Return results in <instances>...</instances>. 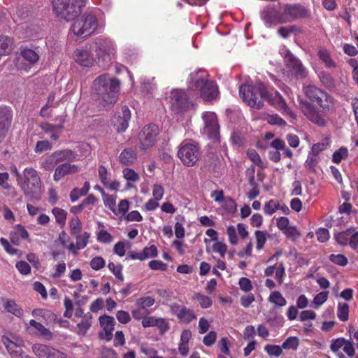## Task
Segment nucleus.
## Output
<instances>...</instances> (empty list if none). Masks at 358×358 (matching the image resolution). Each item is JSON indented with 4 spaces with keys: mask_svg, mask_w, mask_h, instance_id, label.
<instances>
[{
    "mask_svg": "<svg viewBox=\"0 0 358 358\" xmlns=\"http://www.w3.org/2000/svg\"><path fill=\"white\" fill-rule=\"evenodd\" d=\"M239 94L244 102L256 109H261L264 105L263 101L266 100L280 110L286 113L289 110L285 99L278 92L268 91L266 87L261 83L255 85H241L239 87Z\"/></svg>",
    "mask_w": 358,
    "mask_h": 358,
    "instance_id": "f257e3e1",
    "label": "nucleus"
},
{
    "mask_svg": "<svg viewBox=\"0 0 358 358\" xmlns=\"http://www.w3.org/2000/svg\"><path fill=\"white\" fill-rule=\"evenodd\" d=\"M120 87V83L116 78H112L106 74L98 76L93 82L92 89L106 106H112L117 100Z\"/></svg>",
    "mask_w": 358,
    "mask_h": 358,
    "instance_id": "f03ea898",
    "label": "nucleus"
},
{
    "mask_svg": "<svg viewBox=\"0 0 358 358\" xmlns=\"http://www.w3.org/2000/svg\"><path fill=\"white\" fill-rule=\"evenodd\" d=\"M54 11L66 21L79 16L87 0H50Z\"/></svg>",
    "mask_w": 358,
    "mask_h": 358,
    "instance_id": "7ed1b4c3",
    "label": "nucleus"
},
{
    "mask_svg": "<svg viewBox=\"0 0 358 358\" xmlns=\"http://www.w3.org/2000/svg\"><path fill=\"white\" fill-rule=\"evenodd\" d=\"M303 91L310 101L317 104L322 113H328L334 110L337 101L326 91L313 85L305 87Z\"/></svg>",
    "mask_w": 358,
    "mask_h": 358,
    "instance_id": "20e7f679",
    "label": "nucleus"
},
{
    "mask_svg": "<svg viewBox=\"0 0 358 358\" xmlns=\"http://www.w3.org/2000/svg\"><path fill=\"white\" fill-rule=\"evenodd\" d=\"M98 27V20L92 13H84L71 26L74 35L78 38H85L93 34Z\"/></svg>",
    "mask_w": 358,
    "mask_h": 358,
    "instance_id": "39448f33",
    "label": "nucleus"
},
{
    "mask_svg": "<svg viewBox=\"0 0 358 358\" xmlns=\"http://www.w3.org/2000/svg\"><path fill=\"white\" fill-rule=\"evenodd\" d=\"M18 183L26 195L37 194L41 189V179L36 170L26 168L18 178Z\"/></svg>",
    "mask_w": 358,
    "mask_h": 358,
    "instance_id": "423d86ee",
    "label": "nucleus"
},
{
    "mask_svg": "<svg viewBox=\"0 0 358 358\" xmlns=\"http://www.w3.org/2000/svg\"><path fill=\"white\" fill-rule=\"evenodd\" d=\"M189 87L192 90H199L201 97L210 101L216 98L218 94V88L215 83L204 79L203 78H192Z\"/></svg>",
    "mask_w": 358,
    "mask_h": 358,
    "instance_id": "0eeeda50",
    "label": "nucleus"
},
{
    "mask_svg": "<svg viewBox=\"0 0 358 358\" xmlns=\"http://www.w3.org/2000/svg\"><path fill=\"white\" fill-rule=\"evenodd\" d=\"M169 99L171 110L177 114L185 113L193 106L188 94L182 90H173Z\"/></svg>",
    "mask_w": 358,
    "mask_h": 358,
    "instance_id": "6e6552de",
    "label": "nucleus"
},
{
    "mask_svg": "<svg viewBox=\"0 0 358 358\" xmlns=\"http://www.w3.org/2000/svg\"><path fill=\"white\" fill-rule=\"evenodd\" d=\"M203 127L201 132L206 136L213 142H219L220 139V126L217 115L213 112H205L203 113Z\"/></svg>",
    "mask_w": 358,
    "mask_h": 358,
    "instance_id": "1a4fd4ad",
    "label": "nucleus"
},
{
    "mask_svg": "<svg viewBox=\"0 0 358 358\" xmlns=\"http://www.w3.org/2000/svg\"><path fill=\"white\" fill-rule=\"evenodd\" d=\"M201 156L199 148L193 143H182L178 151V157L186 166H193Z\"/></svg>",
    "mask_w": 358,
    "mask_h": 358,
    "instance_id": "9d476101",
    "label": "nucleus"
},
{
    "mask_svg": "<svg viewBox=\"0 0 358 358\" xmlns=\"http://www.w3.org/2000/svg\"><path fill=\"white\" fill-rule=\"evenodd\" d=\"M285 24L310 17L308 8L301 3H286L282 7Z\"/></svg>",
    "mask_w": 358,
    "mask_h": 358,
    "instance_id": "9b49d317",
    "label": "nucleus"
},
{
    "mask_svg": "<svg viewBox=\"0 0 358 358\" xmlns=\"http://www.w3.org/2000/svg\"><path fill=\"white\" fill-rule=\"evenodd\" d=\"M159 134V128L157 125L150 124L145 126L138 134L141 150L147 151L151 149L156 143Z\"/></svg>",
    "mask_w": 358,
    "mask_h": 358,
    "instance_id": "f8f14e48",
    "label": "nucleus"
},
{
    "mask_svg": "<svg viewBox=\"0 0 358 358\" xmlns=\"http://www.w3.org/2000/svg\"><path fill=\"white\" fill-rule=\"evenodd\" d=\"M299 107L303 114L313 123L319 127L326 126V120L320 113L318 108L313 103L306 100H301Z\"/></svg>",
    "mask_w": 358,
    "mask_h": 358,
    "instance_id": "ddd939ff",
    "label": "nucleus"
},
{
    "mask_svg": "<svg viewBox=\"0 0 358 358\" xmlns=\"http://www.w3.org/2000/svg\"><path fill=\"white\" fill-rule=\"evenodd\" d=\"M20 57H17L15 59L16 69L20 71L28 72L31 64L36 63L39 57L38 54L31 49H24L20 52Z\"/></svg>",
    "mask_w": 358,
    "mask_h": 358,
    "instance_id": "4468645a",
    "label": "nucleus"
},
{
    "mask_svg": "<svg viewBox=\"0 0 358 358\" xmlns=\"http://www.w3.org/2000/svg\"><path fill=\"white\" fill-rule=\"evenodd\" d=\"M261 17L267 27L285 24L282 10L280 11L274 6H267L261 12Z\"/></svg>",
    "mask_w": 358,
    "mask_h": 358,
    "instance_id": "2eb2a0df",
    "label": "nucleus"
},
{
    "mask_svg": "<svg viewBox=\"0 0 358 358\" xmlns=\"http://www.w3.org/2000/svg\"><path fill=\"white\" fill-rule=\"evenodd\" d=\"M95 52L98 57H102L106 62L110 60V55L113 54V44L106 38H97L94 42Z\"/></svg>",
    "mask_w": 358,
    "mask_h": 358,
    "instance_id": "dca6fc26",
    "label": "nucleus"
},
{
    "mask_svg": "<svg viewBox=\"0 0 358 358\" xmlns=\"http://www.w3.org/2000/svg\"><path fill=\"white\" fill-rule=\"evenodd\" d=\"M13 120V111L10 107H0V143L8 134Z\"/></svg>",
    "mask_w": 358,
    "mask_h": 358,
    "instance_id": "f3484780",
    "label": "nucleus"
},
{
    "mask_svg": "<svg viewBox=\"0 0 358 358\" xmlns=\"http://www.w3.org/2000/svg\"><path fill=\"white\" fill-rule=\"evenodd\" d=\"M285 62L286 66L291 69L296 76L301 78L306 76V69L302 65L301 61L294 57L289 50H286Z\"/></svg>",
    "mask_w": 358,
    "mask_h": 358,
    "instance_id": "a211bd4d",
    "label": "nucleus"
},
{
    "mask_svg": "<svg viewBox=\"0 0 358 358\" xmlns=\"http://www.w3.org/2000/svg\"><path fill=\"white\" fill-rule=\"evenodd\" d=\"M172 310L182 323L189 324L196 319L194 311L185 306L176 304L172 307Z\"/></svg>",
    "mask_w": 358,
    "mask_h": 358,
    "instance_id": "6ab92c4d",
    "label": "nucleus"
},
{
    "mask_svg": "<svg viewBox=\"0 0 358 358\" xmlns=\"http://www.w3.org/2000/svg\"><path fill=\"white\" fill-rule=\"evenodd\" d=\"M2 343L6 347L8 353L10 355L12 358H23V341L22 340L18 341L17 343H15L13 341H11L9 338L3 336Z\"/></svg>",
    "mask_w": 358,
    "mask_h": 358,
    "instance_id": "aec40b11",
    "label": "nucleus"
},
{
    "mask_svg": "<svg viewBox=\"0 0 358 358\" xmlns=\"http://www.w3.org/2000/svg\"><path fill=\"white\" fill-rule=\"evenodd\" d=\"M158 255L157 248L155 245L143 248V251H132L129 253V258L143 261L149 258L156 257Z\"/></svg>",
    "mask_w": 358,
    "mask_h": 358,
    "instance_id": "412c9836",
    "label": "nucleus"
},
{
    "mask_svg": "<svg viewBox=\"0 0 358 358\" xmlns=\"http://www.w3.org/2000/svg\"><path fill=\"white\" fill-rule=\"evenodd\" d=\"M73 57L76 62L83 66L90 67L94 62L93 56L86 50L76 49L73 52Z\"/></svg>",
    "mask_w": 358,
    "mask_h": 358,
    "instance_id": "4be33fe9",
    "label": "nucleus"
},
{
    "mask_svg": "<svg viewBox=\"0 0 358 358\" xmlns=\"http://www.w3.org/2000/svg\"><path fill=\"white\" fill-rule=\"evenodd\" d=\"M79 171V168L76 164H71L70 163H64L61 165H59L54 173V180L55 181H59L63 177L66 175L74 174Z\"/></svg>",
    "mask_w": 358,
    "mask_h": 358,
    "instance_id": "5701e85b",
    "label": "nucleus"
},
{
    "mask_svg": "<svg viewBox=\"0 0 358 358\" xmlns=\"http://www.w3.org/2000/svg\"><path fill=\"white\" fill-rule=\"evenodd\" d=\"M131 119V112L127 106L122 107V115H119L115 127L118 132H124L129 126Z\"/></svg>",
    "mask_w": 358,
    "mask_h": 358,
    "instance_id": "b1692460",
    "label": "nucleus"
},
{
    "mask_svg": "<svg viewBox=\"0 0 358 358\" xmlns=\"http://www.w3.org/2000/svg\"><path fill=\"white\" fill-rule=\"evenodd\" d=\"M137 159V152L132 148L124 149L119 156L120 162L125 166L133 165Z\"/></svg>",
    "mask_w": 358,
    "mask_h": 358,
    "instance_id": "393cba45",
    "label": "nucleus"
},
{
    "mask_svg": "<svg viewBox=\"0 0 358 358\" xmlns=\"http://www.w3.org/2000/svg\"><path fill=\"white\" fill-rule=\"evenodd\" d=\"M71 154V151L68 150L56 151L52 154L48 159H46V164H48L52 166H54L57 163L68 159L70 157Z\"/></svg>",
    "mask_w": 358,
    "mask_h": 358,
    "instance_id": "a878e982",
    "label": "nucleus"
},
{
    "mask_svg": "<svg viewBox=\"0 0 358 358\" xmlns=\"http://www.w3.org/2000/svg\"><path fill=\"white\" fill-rule=\"evenodd\" d=\"M92 315L90 313H87L84 315V320L77 324L78 331L77 334L81 336L86 334L87 331L92 326Z\"/></svg>",
    "mask_w": 358,
    "mask_h": 358,
    "instance_id": "bb28decb",
    "label": "nucleus"
},
{
    "mask_svg": "<svg viewBox=\"0 0 358 358\" xmlns=\"http://www.w3.org/2000/svg\"><path fill=\"white\" fill-rule=\"evenodd\" d=\"M155 299L150 296H143L137 299L136 301V307L143 309L144 312L149 313L148 308L154 305Z\"/></svg>",
    "mask_w": 358,
    "mask_h": 358,
    "instance_id": "cd10ccee",
    "label": "nucleus"
},
{
    "mask_svg": "<svg viewBox=\"0 0 358 358\" xmlns=\"http://www.w3.org/2000/svg\"><path fill=\"white\" fill-rule=\"evenodd\" d=\"M76 248L73 251V254L76 255L78 251L85 248L88 243L89 238L90 237V234L88 232H84L83 234H76Z\"/></svg>",
    "mask_w": 358,
    "mask_h": 358,
    "instance_id": "c85d7f7f",
    "label": "nucleus"
},
{
    "mask_svg": "<svg viewBox=\"0 0 358 358\" xmlns=\"http://www.w3.org/2000/svg\"><path fill=\"white\" fill-rule=\"evenodd\" d=\"M271 146L277 150H284V155L286 157L292 159L293 157L292 151L285 148V142L279 138H275L271 143Z\"/></svg>",
    "mask_w": 358,
    "mask_h": 358,
    "instance_id": "c756f323",
    "label": "nucleus"
},
{
    "mask_svg": "<svg viewBox=\"0 0 358 358\" xmlns=\"http://www.w3.org/2000/svg\"><path fill=\"white\" fill-rule=\"evenodd\" d=\"M101 327L103 331H113L115 324V320L113 317L103 315L99 318Z\"/></svg>",
    "mask_w": 358,
    "mask_h": 358,
    "instance_id": "7c9ffc66",
    "label": "nucleus"
},
{
    "mask_svg": "<svg viewBox=\"0 0 358 358\" xmlns=\"http://www.w3.org/2000/svg\"><path fill=\"white\" fill-rule=\"evenodd\" d=\"M351 229H348L345 231H343L334 234V238L336 242L342 245L346 246L350 244Z\"/></svg>",
    "mask_w": 358,
    "mask_h": 358,
    "instance_id": "2f4dec72",
    "label": "nucleus"
},
{
    "mask_svg": "<svg viewBox=\"0 0 358 358\" xmlns=\"http://www.w3.org/2000/svg\"><path fill=\"white\" fill-rule=\"evenodd\" d=\"M268 236L267 231L257 230L255 231V237L256 239V249L261 250L264 248Z\"/></svg>",
    "mask_w": 358,
    "mask_h": 358,
    "instance_id": "473e14b6",
    "label": "nucleus"
},
{
    "mask_svg": "<svg viewBox=\"0 0 358 358\" xmlns=\"http://www.w3.org/2000/svg\"><path fill=\"white\" fill-rule=\"evenodd\" d=\"M320 59L325 64L327 68L336 67V63L331 59L330 53L325 49H320L318 51Z\"/></svg>",
    "mask_w": 358,
    "mask_h": 358,
    "instance_id": "72a5a7b5",
    "label": "nucleus"
},
{
    "mask_svg": "<svg viewBox=\"0 0 358 358\" xmlns=\"http://www.w3.org/2000/svg\"><path fill=\"white\" fill-rule=\"evenodd\" d=\"M268 301L280 307L285 306L287 304L286 299L279 291L273 292L268 297Z\"/></svg>",
    "mask_w": 358,
    "mask_h": 358,
    "instance_id": "f704fd0d",
    "label": "nucleus"
},
{
    "mask_svg": "<svg viewBox=\"0 0 358 358\" xmlns=\"http://www.w3.org/2000/svg\"><path fill=\"white\" fill-rule=\"evenodd\" d=\"M329 144L330 139L326 137L323 138L321 142L313 144L310 152L314 154V155L318 156L319 153L326 150Z\"/></svg>",
    "mask_w": 358,
    "mask_h": 358,
    "instance_id": "c9c22d12",
    "label": "nucleus"
},
{
    "mask_svg": "<svg viewBox=\"0 0 358 358\" xmlns=\"http://www.w3.org/2000/svg\"><path fill=\"white\" fill-rule=\"evenodd\" d=\"M4 307L8 312L13 313L17 317H21L23 315L22 309L12 300L7 301Z\"/></svg>",
    "mask_w": 358,
    "mask_h": 358,
    "instance_id": "e433bc0d",
    "label": "nucleus"
},
{
    "mask_svg": "<svg viewBox=\"0 0 358 358\" xmlns=\"http://www.w3.org/2000/svg\"><path fill=\"white\" fill-rule=\"evenodd\" d=\"M193 299L197 300L203 308H208L213 304V301L210 297L203 295L199 292L194 293Z\"/></svg>",
    "mask_w": 358,
    "mask_h": 358,
    "instance_id": "4c0bfd02",
    "label": "nucleus"
},
{
    "mask_svg": "<svg viewBox=\"0 0 358 358\" xmlns=\"http://www.w3.org/2000/svg\"><path fill=\"white\" fill-rule=\"evenodd\" d=\"M337 316L341 321L345 322L349 317V306L345 303H339L338 305Z\"/></svg>",
    "mask_w": 358,
    "mask_h": 358,
    "instance_id": "58836bf2",
    "label": "nucleus"
},
{
    "mask_svg": "<svg viewBox=\"0 0 358 358\" xmlns=\"http://www.w3.org/2000/svg\"><path fill=\"white\" fill-rule=\"evenodd\" d=\"M348 157V150L345 147L340 148L336 150L332 155V162L336 164H339L343 159Z\"/></svg>",
    "mask_w": 358,
    "mask_h": 358,
    "instance_id": "ea45409f",
    "label": "nucleus"
},
{
    "mask_svg": "<svg viewBox=\"0 0 358 358\" xmlns=\"http://www.w3.org/2000/svg\"><path fill=\"white\" fill-rule=\"evenodd\" d=\"M108 269L115 276L117 279H118L120 281L124 280V276L122 275V268L123 266L120 264H115L113 262H109L108 264Z\"/></svg>",
    "mask_w": 358,
    "mask_h": 358,
    "instance_id": "a19ab883",
    "label": "nucleus"
},
{
    "mask_svg": "<svg viewBox=\"0 0 358 358\" xmlns=\"http://www.w3.org/2000/svg\"><path fill=\"white\" fill-rule=\"evenodd\" d=\"M319 78L322 85L327 88H333L335 87V81L331 74L327 72H321Z\"/></svg>",
    "mask_w": 358,
    "mask_h": 358,
    "instance_id": "79ce46f5",
    "label": "nucleus"
},
{
    "mask_svg": "<svg viewBox=\"0 0 358 358\" xmlns=\"http://www.w3.org/2000/svg\"><path fill=\"white\" fill-rule=\"evenodd\" d=\"M56 222L61 226H64L66 223L67 213L59 208H54L52 210Z\"/></svg>",
    "mask_w": 358,
    "mask_h": 358,
    "instance_id": "37998d69",
    "label": "nucleus"
},
{
    "mask_svg": "<svg viewBox=\"0 0 358 358\" xmlns=\"http://www.w3.org/2000/svg\"><path fill=\"white\" fill-rule=\"evenodd\" d=\"M28 330L29 332L33 334L45 335V327L41 323L38 322L34 320H31L29 321Z\"/></svg>",
    "mask_w": 358,
    "mask_h": 358,
    "instance_id": "c03bdc74",
    "label": "nucleus"
},
{
    "mask_svg": "<svg viewBox=\"0 0 358 358\" xmlns=\"http://www.w3.org/2000/svg\"><path fill=\"white\" fill-rule=\"evenodd\" d=\"M123 177L128 182H136L140 180L139 175L132 169L125 168L122 171Z\"/></svg>",
    "mask_w": 358,
    "mask_h": 358,
    "instance_id": "a18cd8bd",
    "label": "nucleus"
},
{
    "mask_svg": "<svg viewBox=\"0 0 358 358\" xmlns=\"http://www.w3.org/2000/svg\"><path fill=\"white\" fill-rule=\"evenodd\" d=\"M103 199V202L106 207H108L113 213L117 214L116 213V196L106 194Z\"/></svg>",
    "mask_w": 358,
    "mask_h": 358,
    "instance_id": "49530a36",
    "label": "nucleus"
},
{
    "mask_svg": "<svg viewBox=\"0 0 358 358\" xmlns=\"http://www.w3.org/2000/svg\"><path fill=\"white\" fill-rule=\"evenodd\" d=\"M279 208V202L274 199H271L266 202L264 206V213L266 215L273 214Z\"/></svg>",
    "mask_w": 358,
    "mask_h": 358,
    "instance_id": "de8ad7c7",
    "label": "nucleus"
},
{
    "mask_svg": "<svg viewBox=\"0 0 358 358\" xmlns=\"http://www.w3.org/2000/svg\"><path fill=\"white\" fill-rule=\"evenodd\" d=\"M329 259L334 264L341 266H345L348 263V258L342 254H331L329 255Z\"/></svg>",
    "mask_w": 358,
    "mask_h": 358,
    "instance_id": "09e8293b",
    "label": "nucleus"
},
{
    "mask_svg": "<svg viewBox=\"0 0 358 358\" xmlns=\"http://www.w3.org/2000/svg\"><path fill=\"white\" fill-rule=\"evenodd\" d=\"M222 206L229 213H234L236 210V201L231 197H227L221 203Z\"/></svg>",
    "mask_w": 358,
    "mask_h": 358,
    "instance_id": "8fccbe9b",
    "label": "nucleus"
},
{
    "mask_svg": "<svg viewBox=\"0 0 358 358\" xmlns=\"http://www.w3.org/2000/svg\"><path fill=\"white\" fill-rule=\"evenodd\" d=\"M46 318L50 321H53L55 324H57L61 327L67 328L69 325V322L66 320L58 319L57 315L52 312H46Z\"/></svg>",
    "mask_w": 358,
    "mask_h": 358,
    "instance_id": "3c124183",
    "label": "nucleus"
},
{
    "mask_svg": "<svg viewBox=\"0 0 358 358\" xmlns=\"http://www.w3.org/2000/svg\"><path fill=\"white\" fill-rule=\"evenodd\" d=\"M282 348L275 345H266L264 347V350L269 356L279 357L282 353Z\"/></svg>",
    "mask_w": 358,
    "mask_h": 358,
    "instance_id": "603ef678",
    "label": "nucleus"
},
{
    "mask_svg": "<svg viewBox=\"0 0 358 358\" xmlns=\"http://www.w3.org/2000/svg\"><path fill=\"white\" fill-rule=\"evenodd\" d=\"M90 265L93 270L99 271L105 266L106 262L102 257L97 256L91 259Z\"/></svg>",
    "mask_w": 358,
    "mask_h": 358,
    "instance_id": "864d4df0",
    "label": "nucleus"
},
{
    "mask_svg": "<svg viewBox=\"0 0 358 358\" xmlns=\"http://www.w3.org/2000/svg\"><path fill=\"white\" fill-rule=\"evenodd\" d=\"M247 155L249 159L257 166L262 168L263 162L260 158V156L254 149H250L247 152Z\"/></svg>",
    "mask_w": 358,
    "mask_h": 358,
    "instance_id": "5fc2aeb1",
    "label": "nucleus"
},
{
    "mask_svg": "<svg viewBox=\"0 0 358 358\" xmlns=\"http://www.w3.org/2000/svg\"><path fill=\"white\" fill-rule=\"evenodd\" d=\"M318 164L317 155H314L312 152H309L307 159L305 162V166L309 170L313 171Z\"/></svg>",
    "mask_w": 358,
    "mask_h": 358,
    "instance_id": "6e6d98bb",
    "label": "nucleus"
},
{
    "mask_svg": "<svg viewBox=\"0 0 358 358\" xmlns=\"http://www.w3.org/2000/svg\"><path fill=\"white\" fill-rule=\"evenodd\" d=\"M97 241L102 243H110L113 241V236L106 230L101 229L97 234Z\"/></svg>",
    "mask_w": 358,
    "mask_h": 358,
    "instance_id": "4d7b16f0",
    "label": "nucleus"
},
{
    "mask_svg": "<svg viewBox=\"0 0 358 358\" xmlns=\"http://www.w3.org/2000/svg\"><path fill=\"white\" fill-rule=\"evenodd\" d=\"M299 346V339L296 337H289L282 343V348L284 349L296 350Z\"/></svg>",
    "mask_w": 358,
    "mask_h": 358,
    "instance_id": "13d9d810",
    "label": "nucleus"
},
{
    "mask_svg": "<svg viewBox=\"0 0 358 358\" xmlns=\"http://www.w3.org/2000/svg\"><path fill=\"white\" fill-rule=\"evenodd\" d=\"M149 267L152 270L165 271L168 268L166 264L160 260H152L148 264Z\"/></svg>",
    "mask_w": 358,
    "mask_h": 358,
    "instance_id": "bf43d9fd",
    "label": "nucleus"
},
{
    "mask_svg": "<svg viewBox=\"0 0 358 358\" xmlns=\"http://www.w3.org/2000/svg\"><path fill=\"white\" fill-rule=\"evenodd\" d=\"M82 224L78 217L73 218L70 222V229L72 235L78 234L80 232Z\"/></svg>",
    "mask_w": 358,
    "mask_h": 358,
    "instance_id": "052dcab7",
    "label": "nucleus"
},
{
    "mask_svg": "<svg viewBox=\"0 0 358 358\" xmlns=\"http://www.w3.org/2000/svg\"><path fill=\"white\" fill-rule=\"evenodd\" d=\"M266 120L268 123L272 125L285 126L287 124L286 122L277 114L268 115Z\"/></svg>",
    "mask_w": 358,
    "mask_h": 358,
    "instance_id": "680f3d73",
    "label": "nucleus"
},
{
    "mask_svg": "<svg viewBox=\"0 0 358 358\" xmlns=\"http://www.w3.org/2000/svg\"><path fill=\"white\" fill-rule=\"evenodd\" d=\"M238 285L240 289L245 292H248L252 289V285L251 280L245 277H242L239 279Z\"/></svg>",
    "mask_w": 358,
    "mask_h": 358,
    "instance_id": "e2e57ef3",
    "label": "nucleus"
},
{
    "mask_svg": "<svg viewBox=\"0 0 358 358\" xmlns=\"http://www.w3.org/2000/svg\"><path fill=\"white\" fill-rule=\"evenodd\" d=\"M164 194V189L162 185L155 184L152 186V196L153 199L159 201L163 198Z\"/></svg>",
    "mask_w": 358,
    "mask_h": 358,
    "instance_id": "0e129e2a",
    "label": "nucleus"
},
{
    "mask_svg": "<svg viewBox=\"0 0 358 358\" xmlns=\"http://www.w3.org/2000/svg\"><path fill=\"white\" fill-rule=\"evenodd\" d=\"M328 294V291H323L315 296L313 303L317 306L316 308L322 305L327 300Z\"/></svg>",
    "mask_w": 358,
    "mask_h": 358,
    "instance_id": "69168bd1",
    "label": "nucleus"
},
{
    "mask_svg": "<svg viewBox=\"0 0 358 358\" xmlns=\"http://www.w3.org/2000/svg\"><path fill=\"white\" fill-rule=\"evenodd\" d=\"M98 173H99V178L101 182L104 186H107L108 180V173L107 169L104 166L100 165L98 168Z\"/></svg>",
    "mask_w": 358,
    "mask_h": 358,
    "instance_id": "338daca9",
    "label": "nucleus"
},
{
    "mask_svg": "<svg viewBox=\"0 0 358 358\" xmlns=\"http://www.w3.org/2000/svg\"><path fill=\"white\" fill-rule=\"evenodd\" d=\"M348 64L352 67V78L358 85V61L356 59H350Z\"/></svg>",
    "mask_w": 358,
    "mask_h": 358,
    "instance_id": "774afa93",
    "label": "nucleus"
}]
</instances>
